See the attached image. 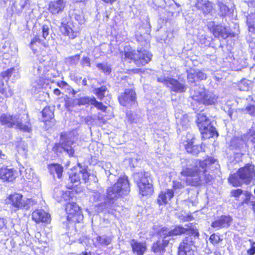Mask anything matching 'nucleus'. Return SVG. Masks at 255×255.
Here are the masks:
<instances>
[{
	"label": "nucleus",
	"mask_w": 255,
	"mask_h": 255,
	"mask_svg": "<svg viewBox=\"0 0 255 255\" xmlns=\"http://www.w3.org/2000/svg\"><path fill=\"white\" fill-rule=\"evenodd\" d=\"M186 165L182 166L181 174L186 177L187 184L191 186H198L202 183L203 180L208 183L211 181L212 176L206 172L208 169H213L219 166L218 161L212 157H208L199 163V167L191 160H185Z\"/></svg>",
	"instance_id": "nucleus-1"
},
{
	"label": "nucleus",
	"mask_w": 255,
	"mask_h": 255,
	"mask_svg": "<svg viewBox=\"0 0 255 255\" xmlns=\"http://www.w3.org/2000/svg\"><path fill=\"white\" fill-rule=\"evenodd\" d=\"M29 121L27 114L24 115L21 118L19 116H12L7 114H2L0 116V123L1 125L10 128L15 126L17 128L26 132H30L31 130Z\"/></svg>",
	"instance_id": "nucleus-2"
},
{
	"label": "nucleus",
	"mask_w": 255,
	"mask_h": 255,
	"mask_svg": "<svg viewBox=\"0 0 255 255\" xmlns=\"http://www.w3.org/2000/svg\"><path fill=\"white\" fill-rule=\"evenodd\" d=\"M228 180L234 186H240L243 183L249 184L255 181V170L254 166L247 164L240 168L237 173L232 174Z\"/></svg>",
	"instance_id": "nucleus-3"
},
{
	"label": "nucleus",
	"mask_w": 255,
	"mask_h": 255,
	"mask_svg": "<svg viewBox=\"0 0 255 255\" xmlns=\"http://www.w3.org/2000/svg\"><path fill=\"white\" fill-rule=\"evenodd\" d=\"M130 184L128 177L125 175L120 177L117 182L107 190V200L109 202L117 200L119 197L127 195L130 192Z\"/></svg>",
	"instance_id": "nucleus-4"
},
{
	"label": "nucleus",
	"mask_w": 255,
	"mask_h": 255,
	"mask_svg": "<svg viewBox=\"0 0 255 255\" xmlns=\"http://www.w3.org/2000/svg\"><path fill=\"white\" fill-rule=\"evenodd\" d=\"M192 98L205 106L213 105L217 103L218 96L202 86H194L191 91Z\"/></svg>",
	"instance_id": "nucleus-5"
},
{
	"label": "nucleus",
	"mask_w": 255,
	"mask_h": 255,
	"mask_svg": "<svg viewBox=\"0 0 255 255\" xmlns=\"http://www.w3.org/2000/svg\"><path fill=\"white\" fill-rule=\"evenodd\" d=\"M132 176L134 182L136 183L139 188V193L142 196H148L152 194L153 192L152 180L149 172H135Z\"/></svg>",
	"instance_id": "nucleus-6"
},
{
	"label": "nucleus",
	"mask_w": 255,
	"mask_h": 255,
	"mask_svg": "<svg viewBox=\"0 0 255 255\" xmlns=\"http://www.w3.org/2000/svg\"><path fill=\"white\" fill-rule=\"evenodd\" d=\"M199 236L197 229H190V235L184 238L179 244L178 255H194L195 241Z\"/></svg>",
	"instance_id": "nucleus-7"
},
{
	"label": "nucleus",
	"mask_w": 255,
	"mask_h": 255,
	"mask_svg": "<svg viewBox=\"0 0 255 255\" xmlns=\"http://www.w3.org/2000/svg\"><path fill=\"white\" fill-rule=\"evenodd\" d=\"M197 124L201 133L204 137L210 138L215 135L216 136L218 135V133L212 122L204 114L200 113L198 114Z\"/></svg>",
	"instance_id": "nucleus-8"
},
{
	"label": "nucleus",
	"mask_w": 255,
	"mask_h": 255,
	"mask_svg": "<svg viewBox=\"0 0 255 255\" xmlns=\"http://www.w3.org/2000/svg\"><path fill=\"white\" fill-rule=\"evenodd\" d=\"M125 58L131 60L138 67L142 66L148 63L151 59L152 55L144 49L139 50H131L125 52Z\"/></svg>",
	"instance_id": "nucleus-9"
},
{
	"label": "nucleus",
	"mask_w": 255,
	"mask_h": 255,
	"mask_svg": "<svg viewBox=\"0 0 255 255\" xmlns=\"http://www.w3.org/2000/svg\"><path fill=\"white\" fill-rule=\"evenodd\" d=\"M8 200L14 211L19 209L28 210L35 204L33 200L29 198H23V196L21 194L17 193L9 195Z\"/></svg>",
	"instance_id": "nucleus-10"
},
{
	"label": "nucleus",
	"mask_w": 255,
	"mask_h": 255,
	"mask_svg": "<svg viewBox=\"0 0 255 255\" xmlns=\"http://www.w3.org/2000/svg\"><path fill=\"white\" fill-rule=\"evenodd\" d=\"M78 170L75 169L72 170L69 175V179L72 186H77L82 183H86L89 180L90 176L87 168L78 164Z\"/></svg>",
	"instance_id": "nucleus-11"
},
{
	"label": "nucleus",
	"mask_w": 255,
	"mask_h": 255,
	"mask_svg": "<svg viewBox=\"0 0 255 255\" xmlns=\"http://www.w3.org/2000/svg\"><path fill=\"white\" fill-rule=\"evenodd\" d=\"M74 141L72 139V136L68 134H62L60 137V142L56 143L53 146L52 150L54 152H62L66 151L69 156H72L74 153V146L72 145Z\"/></svg>",
	"instance_id": "nucleus-12"
},
{
	"label": "nucleus",
	"mask_w": 255,
	"mask_h": 255,
	"mask_svg": "<svg viewBox=\"0 0 255 255\" xmlns=\"http://www.w3.org/2000/svg\"><path fill=\"white\" fill-rule=\"evenodd\" d=\"M73 24L70 21V18L68 17H65L61 19L60 29L61 32L69 37L73 39L78 35V32L74 31L72 28Z\"/></svg>",
	"instance_id": "nucleus-13"
},
{
	"label": "nucleus",
	"mask_w": 255,
	"mask_h": 255,
	"mask_svg": "<svg viewBox=\"0 0 255 255\" xmlns=\"http://www.w3.org/2000/svg\"><path fill=\"white\" fill-rule=\"evenodd\" d=\"M212 32L215 37L222 39H225L228 37H235L238 35L236 32L229 31L225 26L221 24L213 25Z\"/></svg>",
	"instance_id": "nucleus-14"
},
{
	"label": "nucleus",
	"mask_w": 255,
	"mask_h": 255,
	"mask_svg": "<svg viewBox=\"0 0 255 255\" xmlns=\"http://www.w3.org/2000/svg\"><path fill=\"white\" fill-rule=\"evenodd\" d=\"M186 227H183L181 226H175L173 229L170 230H168L167 228L162 229V234L166 237H171L175 236L181 235L182 234H186L188 232L190 235V230L195 229V228H191L188 225H185ZM195 229H197L195 228Z\"/></svg>",
	"instance_id": "nucleus-15"
},
{
	"label": "nucleus",
	"mask_w": 255,
	"mask_h": 255,
	"mask_svg": "<svg viewBox=\"0 0 255 255\" xmlns=\"http://www.w3.org/2000/svg\"><path fill=\"white\" fill-rule=\"evenodd\" d=\"M119 101L123 106H127L135 104L136 96L135 91L132 89H126L125 92L120 95Z\"/></svg>",
	"instance_id": "nucleus-16"
},
{
	"label": "nucleus",
	"mask_w": 255,
	"mask_h": 255,
	"mask_svg": "<svg viewBox=\"0 0 255 255\" xmlns=\"http://www.w3.org/2000/svg\"><path fill=\"white\" fill-rule=\"evenodd\" d=\"M187 143L185 144L186 151L194 155H197L202 149L201 145L195 144L194 136L190 133L187 135Z\"/></svg>",
	"instance_id": "nucleus-17"
},
{
	"label": "nucleus",
	"mask_w": 255,
	"mask_h": 255,
	"mask_svg": "<svg viewBox=\"0 0 255 255\" xmlns=\"http://www.w3.org/2000/svg\"><path fill=\"white\" fill-rule=\"evenodd\" d=\"M232 222L230 216L222 215L216 218L211 224V227L216 230L229 227Z\"/></svg>",
	"instance_id": "nucleus-18"
},
{
	"label": "nucleus",
	"mask_w": 255,
	"mask_h": 255,
	"mask_svg": "<svg viewBox=\"0 0 255 255\" xmlns=\"http://www.w3.org/2000/svg\"><path fill=\"white\" fill-rule=\"evenodd\" d=\"M168 244L169 241L168 240H158L152 244L151 251L157 255H163Z\"/></svg>",
	"instance_id": "nucleus-19"
},
{
	"label": "nucleus",
	"mask_w": 255,
	"mask_h": 255,
	"mask_svg": "<svg viewBox=\"0 0 255 255\" xmlns=\"http://www.w3.org/2000/svg\"><path fill=\"white\" fill-rule=\"evenodd\" d=\"M32 219L36 223H48L50 221V215L42 209H37L32 213Z\"/></svg>",
	"instance_id": "nucleus-20"
},
{
	"label": "nucleus",
	"mask_w": 255,
	"mask_h": 255,
	"mask_svg": "<svg viewBox=\"0 0 255 255\" xmlns=\"http://www.w3.org/2000/svg\"><path fill=\"white\" fill-rule=\"evenodd\" d=\"M207 76L199 69H191L187 72V79L190 83H194L197 81L205 80Z\"/></svg>",
	"instance_id": "nucleus-21"
},
{
	"label": "nucleus",
	"mask_w": 255,
	"mask_h": 255,
	"mask_svg": "<svg viewBox=\"0 0 255 255\" xmlns=\"http://www.w3.org/2000/svg\"><path fill=\"white\" fill-rule=\"evenodd\" d=\"M16 177L15 170L13 169L7 168L5 167H2L0 168V179L3 181L11 182L13 181Z\"/></svg>",
	"instance_id": "nucleus-22"
},
{
	"label": "nucleus",
	"mask_w": 255,
	"mask_h": 255,
	"mask_svg": "<svg viewBox=\"0 0 255 255\" xmlns=\"http://www.w3.org/2000/svg\"><path fill=\"white\" fill-rule=\"evenodd\" d=\"M195 7L198 9L202 10L205 14L210 13L214 9L213 3L206 0H197Z\"/></svg>",
	"instance_id": "nucleus-23"
},
{
	"label": "nucleus",
	"mask_w": 255,
	"mask_h": 255,
	"mask_svg": "<svg viewBox=\"0 0 255 255\" xmlns=\"http://www.w3.org/2000/svg\"><path fill=\"white\" fill-rule=\"evenodd\" d=\"M168 87L176 93H183L187 90V86L184 83H180L177 80L171 78L169 81Z\"/></svg>",
	"instance_id": "nucleus-24"
},
{
	"label": "nucleus",
	"mask_w": 255,
	"mask_h": 255,
	"mask_svg": "<svg viewBox=\"0 0 255 255\" xmlns=\"http://www.w3.org/2000/svg\"><path fill=\"white\" fill-rule=\"evenodd\" d=\"M65 7L63 0L51 1L49 4V10L52 14H57L61 12Z\"/></svg>",
	"instance_id": "nucleus-25"
},
{
	"label": "nucleus",
	"mask_w": 255,
	"mask_h": 255,
	"mask_svg": "<svg viewBox=\"0 0 255 255\" xmlns=\"http://www.w3.org/2000/svg\"><path fill=\"white\" fill-rule=\"evenodd\" d=\"M130 246L133 252L137 255H143L146 250L145 243L137 242L134 240H132Z\"/></svg>",
	"instance_id": "nucleus-26"
},
{
	"label": "nucleus",
	"mask_w": 255,
	"mask_h": 255,
	"mask_svg": "<svg viewBox=\"0 0 255 255\" xmlns=\"http://www.w3.org/2000/svg\"><path fill=\"white\" fill-rule=\"evenodd\" d=\"M66 210L69 215L73 217L80 215L81 214L80 208L75 203H68L66 207Z\"/></svg>",
	"instance_id": "nucleus-27"
},
{
	"label": "nucleus",
	"mask_w": 255,
	"mask_h": 255,
	"mask_svg": "<svg viewBox=\"0 0 255 255\" xmlns=\"http://www.w3.org/2000/svg\"><path fill=\"white\" fill-rule=\"evenodd\" d=\"M28 0H19V5L18 7L17 3L14 2L11 6V9L14 13H20L23 9L27 5Z\"/></svg>",
	"instance_id": "nucleus-28"
},
{
	"label": "nucleus",
	"mask_w": 255,
	"mask_h": 255,
	"mask_svg": "<svg viewBox=\"0 0 255 255\" xmlns=\"http://www.w3.org/2000/svg\"><path fill=\"white\" fill-rule=\"evenodd\" d=\"M54 197L58 202H62L63 200L66 201L69 199L68 193L63 192L58 188L54 190Z\"/></svg>",
	"instance_id": "nucleus-29"
},
{
	"label": "nucleus",
	"mask_w": 255,
	"mask_h": 255,
	"mask_svg": "<svg viewBox=\"0 0 255 255\" xmlns=\"http://www.w3.org/2000/svg\"><path fill=\"white\" fill-rule=\"evenodd\" d=\"M49 170L51 174L56 173L57 177L59 178L61 177L63 168L62 166L58 164H53L49 166Z\"/></svg>",
	"instance_id": "nucleus-30"
},
{
	"label": "nucleus",
	"mask_w": 255,
	"mask_h": 255,
	"mask_svg": "<svg viewBox=\"0 0 255 255\" xmlns=\"http://www.w3.org/2000/svg\"><path fill=\"white\" fill-rule=\"evenodd\" d=\"M247 23L249 31L255 33V13H251L247 16Z\"/></svg>",
	"instance_id": "nucleus-31"
},
{
	"label": "nucleus",
	"mask_w": 255,
	"mask_h": 255,
	"mask_svg": "<svg viewBox=\"0 0 255 255\" xmlns=\"http://www.w3.org/2000/svg\"><path fill=\"white\" fill-rule=\"evenodd\" d=\"M96 243L98 245L100 246H108L112 242V239L111 237H108L106 235L102 236H98L96 239Z\"/></svg>",
	"instance_id": "nucleus-32"
},
{
	"label": "nucleus",
	"mask_w": 255,
	"mask_h": 255,
	"mask_svg": "<svg viewBox=\"0 0 255 255\" xmlns=\"http://www.w3.org/2000/svg\"><path fill=\"white\" fill-rule=\"evenodd\" d=\"M42 115L43 118V121L45 123L52 120L54 117L53 112L49 107H45L42 111Z\"/></svg>",
	"instance_id": "nucleus-33"
},
{
	"label": "nucleus",
	"mask_w": 255,
	"mask_h": 255,
	"mask_svg": "<svg viewBox=\"0 0 255 255\" xmlns=\"http://www.w3.org/2000/svg\"><path fill=\"white\" fill-rule=\"evenodd\" d=\"M217 4L219 7V14L221 16H226L230 12V9L223 2L218 1Z\"/></svg>",
	"instance_id": "nucleus-34"
},
{
	"label": "nucleus",
	"mask_w": 255,
	"mask_h": 255,
	"mask_svg": "<svg viewBox=\"0 0 255 255\" xmlns=\"http://www.w3.org/2000/svg\"><path fill=\"white\" fill-rule=\"evenodd\" d=\"M107 88L106 86H102L100 88H95L94 90V93L97 96L100 100H102L104 97Z\"/></svg>",
	"instance_id": "nucleus-35"
},
{
	"label": "nucleus",
	"mask_w": 255,
	"mask_h": 255,
	"mask_svg": "<svg viewBox=\"0 0 255 255\" xmlns=\"http://www.w3.org/2000/svg\"><path fill=\"white\" fill-rule=\"evenodd\" d=\"M80 55L77 54L65 59V62L70 66H75L79 62Z\"/></svg>",
	"instance_id": "nucleus-36"
},
{
	"label": "nucleus",
	"mask_w": 255,
	"mask_h": 255,
	"mask_svg": "<svg viewBox=\"0 0 255 255\" xmlns=\"http://www.w3.org/2000/svg\"><path fill=\"white\" fill-rule=\"evenodd\" d=\"M180 126L183 130H186L190 127V121L187 115H184L180 120Z\"/></svg>",
	"instance_id": "nucleus-37"
},
{
	"label": "nucleus",
	"mask_w": 255,
	"mask_h": 255,
	"mask_svg": "<svg viewBox=\"0 0 255 255\" xmlns=\"http://www.w3.org/2000/svg\"><path fill=\"white\" fill-rule=\"evenodd\" d=\"M97 67L102 70L106 75H109L111 72V67L108 64L98 63Z\"/></svg>",
	"instance_id": "nucleus-38"
},
{
	"label": "nucleus",
	"mask_w": 255,
	"mask_h": 255,
	"mask_svg": "<svg viewBox=\"0 0 255 255\" xmlns=\"http://www.w3.org/2000/svg\"><path fill=\"white\" fill-rule=\"evenodd\" d=\"M95 98V97H81L78 99L79 106L82 105H86L87 104L92 105V103H93V99Z\"/></svg>",
	"instance_id": "nucleus-39"
},
{
	"label": "nucleus",
	"mask_w": 255,
	"mask_h": 255,
	"mask_svg": "<svg viewBox=\"0 0 255 255\" xmlns=\"http://www.w3.org/2000/svg\"><path fill=\"white\" fill-rule=\"evenodd\" d=\"M251 82L250 81L243 80L239 84V89L241 91H248L251 88Z\"/></svg>",
	"instance_id": "nucleus-40"
},
{
	"label": "nucleus",
	"mask_w": 255,
	"mask_h": 255,
	"mask_svg": "<svg viewBox=\"0 0 255 255\" xmlns=\"http://www.w3.org/2000/svg\"><path fill=\"white\" fill-rule=\"evenodd\" d=\"M165 3L166 2L165 0H154V4L156 7L155 8L153 7L154 8H156L160 10V9H161V10H164L165 9Z\"/></svg>",
	"instance_id": "nucleus-41"
},
{
	"label": "nucleus",
	"mask_w": 255,
	"mask_h": 255,
	"mask_svg": "<svg viewBox=\"0 0 255 255\" xmlns=\"http://www.w3.org/2000/svg\"><path fill=\"white\" fill-rule=\"evenodd\" d=\"M209 241L213 245L216 246L222 241V239L220 238L219 235L216 234H213L211 235Z\"/></svg>",
	"instance_id": "nucleus-42"
},
{
	"label": "nucleus",
	"mask_w": 255,
	"mask_h": 255,
	"mask_svg": "<svg viewBox=\"0 0 255 255\" xmlns=\"http://www.w3.org/2000/svg\"><path fill=\"white\" fill-rule=\"evenodd\" d=\"M92 102L93 103H92V105L94 106L98 109L103 112L106 111L107 107L104 105L102 103L97 101L95 98L93 99Z\"/></svg>",
	"instance_id": "nucleus-43"
},
{
	"label": "nucleus",
	"mask_w": 255,
	"mask_h": 255,
	"mask_svg": "<svg viewBox=\"0 0 255 255\" xmlns=\"http://www.w3.org/2000/svg\"><path fill=\"white\" fill-rule=\"evenodd\" d=\"M167 202V200L166 198V195L164 192H161L159 195L157 199V203L159 205L166 204Z\"/></svg>",
	"instance_id": "nucleus-44"
},
{
	"label": "nucleus",
	"mask_w": 255,
	"mask_h": 255,
	"mask_svg": "<svg viewBox=\"0 0 255 255\" xmlns=\"http://www.w3.org/2000/svg\"><path fill=\"white\" fill-rule=\"evenodd\" d=\"M74 19L77 21L79 23L82 24L84 23L85 19L82 13L80 11H76L74 13Z\"/></svg>",
	"instance_id": "nucleus-45"
},
{
	"label": "nucleus",
	"mask_w": 255,
	"mask_h": 255,
	"mask_svg": "<svg viewBox=\"0 0 255 255\" xmlns=\"http://www.w3.org/2000/svg\"><path fill=\"white\" fill-rule=\"evenodd\" d=\"M79 106L78 99L69 100L66 102L65 106L67 108H73L76 106Z\"/></svg>",
	"instance_id": "nucleus-46"
},
{
	"label": "nucleus",
	"mask_w": 255,
	"mask_h": 255,
	"mask_svg": "<svg viewBox=\"0 0 255 255\" xmlns=\"http://www.w3.org/2000/svg\"><path fill=\"white\" fill-rule=\"evenodd\" d=\"M80 64L83 68L86 66L90 67L91 66L90 58L87 56H84L80 61Z\"/></svg>",
	"instance_id": "nucleus-47"
},
{
	"label": "nucleus",
	"mask_w": 255,
	"mask_h": 255,
	"mask_svg": "<svg viewBox=\"0 0 255 255\" xmlns=\"http://www.w3.org/2000/svg\"><path fill=\"white\" fill-rule=\"evenodd\" d=\"M171 78L168 77L160 76L157 78V81L159 82L163 83L168 87L169 81L171 80Z\"/></svg>",
	"instance_id": "nucleus-48"
},
{
	"label": "nucleus",
	"mask_w": 255,
	"mask_h": 255,
	"mask_svg": "<svg viewBox=\"0 0 255 255\" xmlns=\"http://www.w3.org/2000/svg\"><path fill=\"white\" fill-rule=\"evenodd\" d=\"M15 71V69L13 68L7 69L6 71L2 72L1 74V76L3 78H7V79L11 76V74L14 73Z\"/></svg>",
	"instance_id": "nucleus-49"
},
{
	"label": "nucleus",
	"mask_w": 255,
	"mask_h": 255,
	"mask_svg": "<svg viewBox=\"0 0 255 255\" xmlns=\"http://www.w3.org/2000/svg\"><path fill=\"white\" fill-rule=\"evenodd\" d=\"M37 42H40V39L39 36L35 37L31 40V41L30 43L31 48L33 50L34 53H35L37 50V49H35L34 48V45H35Z\"/></svg>",
	"instance_id": "nucleus-50"
},
{
	"label": "nucleus",
	"mask_w": 255,
	"mask_h": 255,
	"mask_svg": "<svg viewBox=\"0 0 255 255\" xmlns=\"http://www.w3.org/2000/svg\"><path fill=\"white\" fill-rule=\"evenodd\" d=\"M245 110L250 115L255 116V106L254 105H250L246 108Z\"/></svg>",
	"instance_id": "nucleus-51"
},
{
	"label": "nucleus",
	"mask_w": 255,
	"mask_h": 255,
	"mask_svg": "<svg viewBox=\"0 0 255 255\" xmlns=\"http://www.w3.org/2000/svg\"><path fill=\"white\" fill-rule=\"evenodd\" d=\"M49 27L46 25H44L42 26V37L44 39H46V37L49 35Z\"/></svg>",
	"instance_id": "nucleus-52"
},
{
	"label": "nucleus",
	"mask_w": 255,
	"mask_h": 255,
	"mask_svg": "<svg viewBox=\"0 0 255 255\" xmlns=\"http://www.w3.org/2000/svg\"><path fill=\"white\" fill-rule=\"evenodd\" d=\"M236 143L239 144V145H237V146L240 149L243 147V146L245 144L244 141L243 139L239 138H237L233 141V144H236Z\"/></svg>",
	"instance_id": "nucleus-53"
},
{
	"label": "nucleus",
	"mask_w": 255,
	"mask_h": 255,
	"mask_svg": "<svg viewBox=\"0 0 255 255\" xmlns=\"http://www.w3.org/2000/svg\"><path fill=\"white\" fill-rule=\"evenodd\" d=\"M10 46V43L9 41H6L4 42L2 46V52L3 53L9 52V48Z\"/></svg>",
	"instance_id": "nucleus-54"
},
{
	"label": "nucleus",
	"mask_w": 255,
	"mask_h": 255,
	"mask_svg": "<svg viewBox=\"0 0 255 255\" xmlns=\"http://www.w3.org/2000/svg\"><path fill=\"white\" fill-rule=\"evenodd\" d=\"M166 195L167 200H170L174 196V193L172 190L168 189L166 192H164Z\"/></svg>",
	"instance_id": "nucleus-55"
},
{
	"label": "nucleus",
	"mask_w": 255,
	"mask_h": 255,
	"mask_svg": "<svg viewBox=\"0 0 255 255\" xmlns=\"http://www.w3.org/2000/svg\"><path fill=\"white\" fill-rule=\"evenodd\" d=\"M245 195L246 196V199L243 201V204L244 203L248 204L251 196H253V195H252V194L250 192H249L248 191H246L245 192Z\"/></svg>",
	"instance_id": "nucleus-56"
},
{
	"label": "nucleus",
	"mask_w": 255,
	"mask_h": 255,
	"mask_svg": "<svg viewBox=\"0 0 255 255\" xmlns=\"http://www.w3.org/2000/svg\"><path fill=\"white\" fill-rule=\"evenodd\" d=\"M179 218L181 220H182L184 221H188L191 220L192 216L190 215H182L181 216L179 217Z\"/></svg>",
	"instance_id": "nucleus-57"
},
{
	"label": "nucleus",
	"mask_w": 255,
	"mask_h": 255,
	"mask_svg": "<svg viewBox=\"0 0 255 255\" xmlns=\"http://www.w3.org/2000/svg\"><path fill=\"white\" fill-rule=\"evenodd\" d=\"M247 252L249 255H253L255 254V243L252 244L251 248L249 249Z\"/></svg>",
	"instance_id": "nucleus-58"
},
{
	"label": "nucleus",
	"mask_w": 255,
	"mask_h": 255,
	"mask_svg": "<svg viewBox=\"0 0 255 255\" xmlns=\"http://www.w3.org/2000/svg\"><path fill=\"white\" fill-rule=\"evenodd\" d=\"M42 69V68L40 66H38V65L34 66V73L35 74H39L41 72Z\"/></svg>",
	"instance_id": "nucleus-59"
},
{
	"label": "nucleus",
	"mask_w": 255,
	"mask_h": 255,
	"mask_svg": "<svg viewBox=\"0 0 255 255\" xmlns=\"http://www.w3.org/2000/svg\"><path fill=\"white\" fill-rule=\"evenodd\" d=\"M243 192L241 189H237L232 192L233 196L239 197Z\"/></svg>",
	"instance_id": "nucleus-60"
},
{
	"label": "nucleus",
	"mask_w": 255,
	"mask_h": 255,
	"mask_svg": "<svg viewBox=\"0 0 255 255\" xmlns=\"http://www.w3.org/2000/svg\"><path fill=\"white\" fill-rule=\"evenodd\" d=\"M13 93L11 89H9L7 91L6 90L4 96L6 97H11L13 95Z\"/></svg>",
	"instance_id": "nucleus-61"
},
{
	"label": "nucleus",
	"mask_w": 255,
	"mask_h": 255,
	"mask_svg": "<svg viewBox=\"0 0 255 255\" xmlns=\"http://www.w3.org/2000/svg\"><path fill=\"white\" fill-rule=\"evenodd\" d=\"M92 120H93V119H92V117H87L85 119V122L86 123V124L89 125L90 124L92 123Z\"/></svg>",
	"instance_id": "nucleus-62"
},
{
	"label": "nucleus",
	"mask_w": 255,
	"mask_h": 255,
	"mask_svg": "<svg viewBox=\"0 0 255 255\" xmlns=\"http://www.w3.org/2000/svg\"><path fill=\"white\" fill-rule=\"evenodd\" d=\"M249 134L251 135V140L254 143H255V133H250Z\"/></svg>",
	"instance_id": "nucleus-63"
},
{
	"label": "nucleus",
	"mask_w": 255,
	"mask_h": 255,
	"mask_svg": "<svg viewBox=\"0 0 255 255\" xmlns=\"http://www.w3.org/2000/svg\"><path fill=\"white\" fill-rule=\"evenodd\" d=\"M233 109H229V110H228V116L231 118L232 119V115H233Z\"/></svg>",
	"instance_id": "nucleus-64"
}]
</instances>
